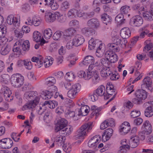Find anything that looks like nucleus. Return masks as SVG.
Returning <instances> with one entry per match:
<instances>
[{
  "instance_id": "nucleus-55",
  "label": "nucleus",
  "mask_w": 153,
  "mask_h": 153,
  "mask_svg": "<svg viewBox=\"0 0 153 153\" xmlns=\"http://www.w3.org/2000/svg\"><path fill=\"white\" fill-rule=\"evenodd\" d=\"M94 12L92 11L90 13H83V17L85 19H86L90 18L93 17L94 15Z\"/></svg>"
},
{
  "instance_id": "nucleus-52",
  "label": "nucleus",
  "mask_w": 153,
  "mask_h": 153,
  "mask_svg": "<svg viewBox=\"0 0 153 153\" xmlns=\"http://www.w3.org/2000/svg\"><path fill=\"white\" fill-rule=\"evenodd\" d=\"M69 25L71 27H78L79 26V22L76 20H73L70 22Z\"/></svg>"
},
{
  "instance_id": "nucleus-3",
  "label": "nucleus",
  "mask_w": 153,
  "mask_h": 153,
  "mask_svg": "<svg viewBox=\"0 0 153 153\" xmlns=\"http://www.w3.org/2000/svg\"><path fill=\"white\" fill-rule=\"evenodd\" d=\"M143 23L142 17L139 15L134 16L130 20L129 24L133 27H138L140 26Z\"/></svg>"
},
{
  "instance_id": "nucleus-39",
  "label": "nucleus",
  "mask_w": 153,
  "mask_h": 153,
  "mask_svg": "<svg viewBox=\"0 0 153 153\" xmlns=\"http://www.w3.org/2000/svg\"><path fill=\"white\" fill-rule=\"evenodd\" d=\"M11 48L10 45H9L3 47L1 50V54L4 55L7 54L10 51Z\"/></svg>"
},
{
  "instance_id": "nucleus-42",
  "label": "nucleus",
  "mask_w": 153,
  "mask_h": 153,
  "mask_svg": "<svg viewBox=\"0 0 153 153\" xmlns=\"http://www.w3.org/2000/svg\"><path fill=\"white\" fill-rule=\"evenodd\" d=\"M72 130V128L70 126H67L64 129L60 131V133L66 135H69Z\"/></svg>"
},
{
  "instance_id": "nucleus-7",
  "label": "nucleus",
  "mask_w": 153,
  "mask_h": 153,
  "mask_svg": "<svg viewBox=\"0 0 153 153\" xmlns=\"http://www.w3.org/2000/svg\"><path fill=\"white\" fill-rule=\"evenodd\" d=\"M39 97H35L34 100L30 101L24 105L22 107V110L24 111L27 109H33L38 104L39 102Z\"/></svg>"
},
{
  "instance_id": "nucleus-50",
  "label": "nucleus",
  "mask_w": 153,
  "mask_h": 153,
  "mask_svg": "<svg viewBox=\"0 0 153 153\" xmlns=\"http://www.w3.org/2000/svg\"><path fill=\"white\" fill-rule=\"evenodd\" d=\"M53 94L51 92L48 91H46L44 94V97H43V99L45 100H48L51 98L53 96Z\"/></svg>"
},
{
  "instance_id": "nucleus-41",
  "label": "nucleus",
  "mask_w": 153,
  "mask_h": 153,
  "mask_svg": "<svg viewBox=\"0 0 153 153\" xmlns=\"http://www.w3.org/2000/svg\"><path fill=\"white\" fill-rule=\"evenodd\" d=\"M21 48L24 51H28L29 50L30 44L27 40H25L23 42L22 41Z\"/></svg>"
},
{
  "instance_id": "nucleus-14",
  "label": "nucleus",
  "mask_w": 153,
  "mask_h": 153,
  "mask_svg": "<svg viewBox=\"0 0 153 153\" xmlns=\"http://www.w3.org/2000/svg\"><path fill=\"white\" fill-rule=\"evenodd\" d=\"M88 26L92 28L97 29L100 27V24L97 19L95 18L90 19L87 22Z\"/></svg>"
},
{
  "instance_id": "nucleus-10",
  "label": "nucleus",
  "mask_w": 153,
  "mask_h": 153,
  "mask_svg": "<svg viewBox=\"0 0 153 153\" xmlns=\"http://www.w3.org/2000/svg\"><path fill=\"white\" fill-rule=\"evenodd\" d=\"M7 32V27L4 25L0 26V44L7 41L5 35Z\"/></svg>"
},
{
  "instance_id": "nucleus-37",
  "label": "nucleus",
  "mask_w": 153,
  "mask_h": 153,
  "mask_svg": "<svg viewBox=\"0 0 153 153\" xmlns=\"http://www.w3.org/2000/svg\"><path fill=\"white\" fill-rule=\"evenodd\" d=\"M101 19L103 23L107 25L108 23L111 22V17L105 13H104L101 15Z\"/></svg>"
},
{
  "instance_id": "nucleus-43",
  "label": "nucleus",
  "mask_w": 153,
  "mask_h": 153,
  "mask_svg": "<svg viewBox=\"0 0 153 153\" xmlns=\"http://www.w3.org/2000/svg\"><path fill=\"white\" fill-rule=\"evenodd\" d=\"M93 30L88 27H85L81 29V32L83 34L85 35H88L89 33H92Z\"/></svg>"
},
{
  "instance_id": "nucleus-11",
  "label": "nucleus",
  "mask_w": 153,
  "mask_h": 153,
  "mask_svg": "<svg viewBox=\"0 0 153 153\" xmlns=\"http://www.w3.org/2000/svg\"><path fill=\"white\" fill-rule=\"evenodd\" d=\"M101 140L100 136L96 135L92 137L88 143V146L90 147H95L99 143Z\"/></svg>"
},
{
  "instance_id": "nucleus-27",
  "label": "nucleus",
  "mask_w": 153,
  "mask_h": 153,
  "mask_svg": "<svg viewBox=\"0 0 153 153\" xmlns=\"http://www.w3.org/2000/svg\"><path fill=\"white\" fill-rule=\"evenodd\" d=\"M76 30L73 28H70L65 30L64 33V38L65 39H71V36L76 32Z\"/></svg>"
},
{
  "instance_id": "nucleus-22",
  "label": "nucleus",
  "mask_w": 153,
  "mask_h": 153,
  "mask_svg": "<svg viewBox=\"0 0 153 153\" xmlns=\"http://www.w3.org/2000/svg\"><path fill=\"white\" fill-rule=\"evenodd\" d=\"M109 86L107 87L106 89V91L107 94H105V95H104V99L105 100H107L109 98V95H116L117 94V92L113 88V86Z\"/></svg>"
},
{
  "instance_id": "nucleus-17",
  "label": "nucleus",
  "mask_w": 153,
  "mask_h": 153,
  "mask_svg": "<svg viewBox=\"0 0 153 153\" xmlns=\"http://www.w3.org/2000/svg\"><path fill=\"white\" fill-rule=\"evenodd\" d=\"M130 126L129 123L127 122H125L120 126L119 131L121 134H126L130 131Z\"/></svg>"
},
{
  "instance_id": "nucleus-24",
  "label": "nucleus",
  "mask_w": 153,
  "mask_h": 153,
  "mask_svg": "<svg viewBox=\"0 0 153 153\" xmlns=\"http://www.w3.org/2000/svg\"><path fill=\"white\" fill-rule=\"evenodd\" d=\"M142 88L141 89H139L135 93V95L137 97L141 99L142 100L145 99L147 97V92L145 90Z\"/></svg>"
},
{
  "instance_id": "nucleus-5",
  "label": "nucleus",
  "mask_w": 153,
  "mask_h": 153,
  "mask_svg": "<svg viewBox=\"0 0 153 153\" xmlns=\"http://www.w3.org/2000/svg\"><path fill=\"white\" fill-rule=\"evenodd\" d=\"M13 144L12 140L10 138H3L0 140V147L4 149L11 148Z\"/></svg>"
},
{
  "instance_id": "nucleus-28",
  "label": "nucleus",
  "mask_w": 153,
  "mask_h": 153,
  "mask_svg": "<svg viewBox=\"0 0 153 153\" xmlns=\"http://www.w3.org/2000/svg\"><path fill=\"white\" fill-rule=\"evenodd\" d=\"M38 94L36 91H30L26 92L24 95V98L27 100L32 99L36 97Z\"/></svg>"
},
{
  "instance_id": "nucleus-40",
  "label": "nucleus",
  "mask_w": 153,
  "mask_h": 153,
  "mask_svg": "<svg viewBox=\"0 0 153 153\" xmlns=\"http://www.w3.org/2000/svg\"><path fill=\"white\" fill-rule=\"evenodd\" d=\"M144 114L146 117H149L153 115V110L152 106H149L146 108Z\"/></svg>"
},
{
  "instance_id": "nucleus-54",
  "label": "nucleus",
  "mask_w": 153,
  "mask_h": 153,
  "mask_svg": "<svg viewBox=\"0 0 153 153\" xmlns=\"http://www.w3.org/2000/svg\"><path fill=\"white\" fill-rule=\"evenodd\" d=\"M123 16L121 13L119 14L116 16L115 20L117 22L122 23L123 22Z\"/></svg>"
},
{
  "instance_id": "nucleus-58",
  "label": "nucleus",
  "mask_w": 153,
  "mask_h": 153,
  "mask_svg": "<svg viewBox=\"0 0 153 153\" xmlns=\"http://www.w3.org/2000/svg\"><path fill=\"white\" fill-rule=\"evenodd\" d=\"M57 105L58 103L57 102L54 100H50L49 108L51 109L54 108L57 106Z\"/></svg>"
},
{
  "instance_id": "nucleus-33",
  "label": "nucleus",
  "mask_w": 153,
  "mask_h": 153,
  "mask_svg": "<svg viewBox=\"0 0 153 153\" xmlns=\"http://www.w3.org/2000/svg\"><path fill=\"white\" fill-rule=\"evenodd\" d=\"M7 22L9 25H12L16 26L18 24V20L16 17H14L13 15H10L8 16L7 18Z\"/></svg>"
},
{
  "instance_id": "nucleus-13",
  "label": "nucleus",
  "mask_w": 153,
  "mask_h": 153,
  "mask_svg": "<svg viewBox=\"0 0 153 153\" xmlns=\"http://www.w3.org/2000/svg\"><path fill=\"white\" fill-rule=\"evenodd\" d=\"M105 57L111 63L116 62L118 59L117 55L113 52L109 50L105 52Z\"/></svg>"
},
{
  "instance_id": "nucleus-56",
  "label": "nucleus",
  "mask_w": 153,
  "mask_h": 153,
  "mask_svg": "<svg viewBox=\"0 0 153 153\" xmlns=\"http://www.w3.org/2000/svg\"><path fill=\"white\" fill-rule=\"evenodd\" d=\"M41 20L36 17H33L32 19L33 24L35 26H38L41 23Z\"/></svg>"
},
{
  "instance_id": "nucleus-4",
  "label": "nucleus",
  "mask_w": 153,
  "mask_h": 153,
  "mask_svg": "<svg viewBox=\"0 0 153 153\" xmlns=\"http://www.w3.org/2000/svg\"><path fill=\"white\" fill-rule=\"evenodd\" d=\"M80 86L79 84L72 85V88L68 92V96L71 99L75 97L76 96L80 89Z\"/></svg>"
},
{
  "instance_id": "nucleus-45",
  "label": "nucleus",
  "mask_w": 153,
  "mask_h": 153,
  "mask_svg": "<svg viewBox=\"0 0 153 153\" xmlns=\"http://www.w3.org/2000/svg\"><path fill=\"white\" fill-rule=\"evenodd\" d=\"M130 7L127 5L123 6L120 9V11L122 14H126L130 10Z\"/></svg>"
},
{
  "instance_id": "nucleus-26",
  "label": "nucleus",
  "mask_w": 153,
  "mask_h": 153,
  "mask_svg": "<svg viewBox=\"0 0 153 153\" xmlns=\"http://www.w3.org/2000/svg\"><path fill=\"white\" fill-rule=\"evenodd\" d=\"M41 34L38 31H35L33 33V39L34 41L36 42L41 41L40 44L42 45V44H44L45 43V41L44 39H41Z\"/></svg>"
},
{
  "instance_id": "nucleus-62",
  "label": "nucleus",
  "mask_w": 153,
  "mask_h": 153,
  "mask_svg": "<svg viewBox=\"0 0 153 153\" xmlns=\"http://www.w3.org/2000/svg\"><path fill=\"white\" fill-rule=\"evenodd\" d=\"M74 43H74L73 39L72 40L69 41L67 43L66 45V48L68 49H72L73 48V46H75V44Z\"/></svg>"
},
{
  "instance_id": "nucleus-51",
  "label": "nucleus",
  "mask_w": 153,
  "mask_h": 153,
  "mask_svg": "<svg viewBox=\"0 0 153 153\" xmlns=\"http://www.w3.org/2000/svg\"><path fill=\"white\" fill-rule=\"evenodd\" d=\"M130 115L132 118H136L140 115V112L138 110H133L131 111Z\"/></svg>"
},
{
  "instance_id": "nucleus-12",
  "label": "nucleus",
  "mask_w": 153,
  "mask_h": 153,
  "mask_svg": "<svg viewBox=\"0 0 153 153\" xmlns=\"http://www.w3.org/2000/svg\"><path fill=\"white\" fill-rule=\"evenodd\" d=\"M150 10L149 11H145L142 12L144 18L147 21H151L153 20V3L150 5Z\"/></svg>"
},
{
  "instance_id": "nucleus-63",
  "label": "nucleus",
  "mask_w": 153,
  "mask_h": 153,
  "mask_svg": "<svg viewBox=\"0 0 153 153\" xmlns=\"http://www.w3.org/2000/svg\"><path fill=\"white\" fill-rule=\"evenodd\" d=\"M123 105L125 108L130 109L133 107V105L130 101H128L125 102L124 103Z\"/></svg>"
},
{
  "instance_id": "nucleus-15",
  "label": "nucleus",
  "mask_w": 153,
  "mask_h": 153,
  "mask_svg": "<svg viewBox=\"0 0 153 153\" xmlns=\"http://www.w3.org/2000/svg\"><path fill=\"white\" fill-rule=\"evenodd\" d=\"M139 38H143L146 36L148 37L153 36L152 33H149V31L147 28V26L143 27L139 30Z\"/></svg>"
},
{
  "instance_id": "nucleus-46",
  "label": "nucleus",
  "mask_w": 153,
  "mask_h": 153,
  "mask_svg": "<svg viewBox=\"0 0 153 153\" xmlns=\"http://www.w3.org/2000/svg\"><path fill=\"white\" fill-rule=\"evenodd\" d=\"M62 148L63 150L66 153H69L71 151V147L69 144H64L62 146Z\"/></svg>"
},
{
  "instance_id": "nucleus-36",
  "label": "nucleus",
  "mask_w": 153,
  "mask_h": 153,
  "mask_svg": "<svg viewBox=\"0 0 153 153\" xmlns=\"http://www.w3.org/2000/svg\"><path fill=\"white\" fill-rule=\"evenodd\" d=\"M107 46L109 50L112 51V52H118L120 50V48L114 42L113 43L108 44Z\"/></svg>"
},
{
  "instance_id": "nucleus-57",
  "label": "nucleus",
  "mask_w": 153,
  "mask_h": 153,
  "mask_svg": "<svg viewBox=\"0 0 153 153\" xmlns=\"http://www.w3.org/2000/svg\"><path fill=\"white\" fill-rule=\"evenodd\" d=\"M85 108H86L85 107V106H81L80 109L77 110L78 111V113L77 114L78 117H79L80 115H82V116L86 115V114H84V112L85 111Z\"/></svg>"
},
{
  "instance_id": "nucleus-38",
  "label": "nucleus",
  "mask_w": 153,
  "mask_h": 153,
  "mask_svg": "<svg viewBox=\"0 0 153 153\" xmlns=\"http://www.w3.org/2000/svg\"><path fill=\"white\" fill-rule=\"evenodd\" d=\"M43 32L44 37L46 39H49L52 36V30L50 28H47L44 30Z\"/></svg>"
},
{
  "instance_id": "nucleus-19",
  "label": "nucleus",
  "mask_w": 153,
  "mask_h": 153,
  "mask_svg": "<svg viewBox=\"0 0 153 153\" xmlns=\"http://www.w3.org/2000/svg\"><path fill=\"white\" fill-rule=\"evenodd\" d=\"M75 46H78L82 44L85 41L83 37L79 34L76 35L73 39Z\"/></svg>"
},
{
  "instance_id": "nucleus-8",
  "label": "nucleus",
  "mask_w": 153,
  "mask_h": 153,
  "mask_svg": "<svg viewBox=\"0 0 153 153\" xmlns=\"http://www.w3.org/2000/svg\"><path fill=\"white\" fill-rule=\"evenodd\" d=\"M68 124L67 121L64 118H61L57 121L55 128L56 132L61 131L66 127Z\"/></svg>"
},
{
  "instance_id": "nucleus-18",
  "label": "nucleus",
  "mask_w": 153,
  "mask_h": 153,
  "mask_svg": "<svg viewBox=\"0 0 153 153\" xmlns=\"http://www.w3.org/2000/svg\"><path fill=\"white\" fill-rule=\"evenodd\" d=\"M56 12L54 13H51L49 11L46 12L45 15V19L48 23L52 22L56 20Z\"/></svg>"
},
{
  "instance_id": "nucleus-48",
  "label": "nucleus",
  "mask_w": 153,
  "mask_h": 153,
  "mask_svg": "<svg viewBox=\"0 0 153 153\" xmlns=\"http://www.w3.org/2000/svg\"><path fill=\"white\" fill-rule=\"evenodd\" d=\"M65 77L69 81H71L73 80L75 77L74 74L72 72L66 73Z\"/></svg>"
},
{
  "instance_id": "nucleus-60",
  "label": "nucleus",
  "mask_w": 153,
  "mask_h": 153,
  "mask_svg": "<svg viewBox=\"0 0 153 153\" xmlns=\"http://www.w3.org/2000/svg\"><path fill=\"white\" fill-rule=\"evenodd\" d=\"M109 122L107 120L104 121L102 123L100 126V128L101 130H103L107 127L109 125Z\"/></svg>"
},
{
  "instance_id": "nucleus-25",
  "label": "nucleus",
  "mask_w": 153,
  "mask_h": 153,
  "mask_svg": "<svg viewBox=\"0 0 153 153\" xmlns=\"http://www.w3.org/2000/svg\"><path fill=\"white\" fill-rule=\"evenodd\" d=\"M120 34L123 39H126L130 36L131 32L128 28L125 27L121 30Z\"/></svg>"
},
{
  "instance_id": "nucleus-23",
  "label": "nucleus",
  "mask_w": 153,
  "mask_h": 153,
  "mask_svg": "<svg viewBox=\"0 0 153 153\" xmlns=\"http://www.w3.org/2000/svg\"><path fill=\"white\" fill-rule=\"evenodd\" d=\"M22 41H17L14 45L13 48V51L14 52L16 53V54H20L22 51Z\"/></svg>"
},
{
  "instance_id": "nucleus-47",
  "label": "nucleus",
  "mask_w": 153,
  "mask_h": 153,
  "mask_svg": "<svg viewBox=\"0 0 153 153\" xmlns=\"http://www.w3.org/2000/svg\"><path fill=\"white\" fill-rule=\"evenodd\" d=\"M62 32L58 31L55 32L53 36V38L54 40H59L62 35Z\"/></svg>"
},
{
  "instance_id": "nucleus-21",
  "label": "nucleus",
  "mask_w": 153,
  "mask_h": 153,
  "mask_svg": "<svg viewBox=\"0 0 153 153\" xmlns=\"http://www.w3.org/2000/svg\"><path fill=\"white\" fill-rule=\"evenodd\" d=\"M152 81L150 78L149 76L146 77L143 80V84L141 88L143 89L149 90V88L151 87Z\"/></svg>"
},
{
  "instance_id": "nucleus-16",
  "label": "nucleus",
  "mask_w": 153,
  "mask_h": 153,
  "mask_svg": "<svg viewBox=\"0 0 153 153\" xmlns=\"http://www.w3.org/2000/svg\"><path fill=\"white\" fill-rule=\"evenodd\" d=\"M113 131L111 128H108L104 131L102 135V141L105 142L111 138L113 134Z\"/></svg>"
},
{
  "instance_id": "nucleus-9",
  "label": "nucleus",
  "mask_w": 153,
  "mask_h": 153,
  "mask_svg": "<svg viewBox=\"0 0 153 153\" xmlns=\"http://www.w3.org/2000/svg\"><path fill=\"white\" fill-rule=\"evenodd\" d=\"M88 44V48L90 50L94 49L96 47H97V48H99L100 49L102 48L101 46L102 45V44L99 40H94L91 39L89 41Z\"/></svg>"
},
{
  "instance_id": "nucleus-29",
  "label": "nucleus",
  "mask_w": 153,
  "mask_h": 153,
  "mask_svg": "<svg viewBox=\"0 0 153 153\" xmlns=\"http://www.w3.org/2000/svg\"><path fill=\"white\" fill-rule=\"evenodd\" d=\"M91 73L93 75L91 77L92 78V82L94 84H97L100 81V77L98 72L97 71H95L91 72Z\"/></svg>"
},
{
  "instance_id": "nucleus-53",
  "label": "nucleus",
  "mask_w": 153,
  "mask_h": 153,
  "mask_svg": "<svg viewBox=\"0 0 153 153\" xmlns=\"http://www.w3.org/2000/svg\"><path fill=\"white\" fill-rule=\"evenodd\" d=\"M126 139H123L121 141V144L122 146L120 147V150H122V149H128L129 148V145L127 144Z\"/></svg>"
},
{
  "instance_id": "nucleus-34",
  "label": "nucleus",
  "mask_w": 153,
  "mask_h": 153,
  "mask_svg": "<svg viewBox=\"0 0 153 153\" xmlns=\"http://www.w3.org/2000/svg\"><path fill=\"white\" fill-rule=\"evenodd\" d=\"M95 93L99 96L101 97L104 96V95H105V87L103 85H101L96 90Z\"/></svg>"
},
{
  "instance_id": "nucleus-20",
  "label": "nucleus",
  "mask_w": 153,
  "mask_h": 153,
  "mask_svg": "<svg viewBox=\"0 0 153 153\" xmlns=\"http://www.w3.org/2000/svg\"><path fill=\"white\" fill-rule=\"evenodd\" d=\"M129 148H135L139 144V138L137 136L131 137L129 141Z\"/></svg>"
},
{
  "instance_id": "nucleus-1",
  "label": "nucleus",
  "mask_w": 153,
  "mask_h": 153,
  "mask_svg": "<svg viewBox=\"0 0 153 153\" xmlns=\"http://www.w3.org/2000/svg\"><path fill=\"white\" fill-rule=\"evenodd\" d=\"M93 123L91 122L85 123L82 125L77 131V137H83L86 135L87 132H89L93 126Z\"/></svg>"
},
{
  "instance_id": "nucleus-2",
  "label": "nucleus",
  "mask_w": 153,
  "mask_h": 153,
  "mask_svg": "<svg viewBox=\"0 0 153 153\" xmlns=\"http://www.w3.org/2000/svg\"><path fill=\"white\" fill-rule=\"evenodd\" d=\"M24 77L19 74H13L12 76L10 82L12 85L15 87H20L24 83Z\"/></svg>"
},
{
  "instance_id": "nucleus-30",
  "label": "nucleus",
  "mask_w": 153,
  "mask_h": 153,
  "mask_svg": "<svg viewBox=\"0 0 153 153\" xmlns=\"http://www.w3.org/2000/svg\"><path fill=\"white\" fill-rule=\"evenodd\" d=\"M65 137L58 135L54 139V141L59 146H62V144H65Z\"/></svg>"
},
{
  "instance_id": "nucleus-44",
  "label": "nucleus",
  "mask_w": 153,
  "mask_h": 153,
  "mask_svg": "<svg viewBox=\"0 0 153 153\" xmlns=\"http://www.w3.org/2000/svg\"><path fill=\"white\" fill-rule=\"evenodd\" d=\"M67 116L68 117H73L74 120H77L79 118V117L77 114H76L75 112L73 111H70L68 112L67 114Z\"/></svg>"
},
{
  "instance_id": "nucleus-61",
  "label": "nucleus",
  "mask_w": 153,
  "mask_h": 153,
  "mask_svg": "<svg viewBox=\"0 0 153 153\" xmlns=\"http://www.w3.org/2000/svg\"><path fill=\"white\" fill-rule=\"evenodd\" d=\"M11 137L14 141L18 142L20 140V137H17V133L13 132L11 134Z\"/></svg>"
},
{
  "instance_id": "nucleus-31",
  "label": "nucleus",
  "mask_w": 153,
  "mask_h": 153,
  "mask_svg": "<svg viewBox=\"0 0 153 153\" xmlns=\"http://www.w3.org/2000/svg\"><path fill=\"white\" fill-rule=\"evenodd\" d=\"M94 62V58L91 56H85L82 62L83 65H88L89 64L93 63Z\"/></svg>"
},
{
  "instance_id": "nucleus-35",
  "label": "nucleus",
  "mask_w": 153,
  "mask_h": 153,
  "mask_svg": "<svg viewBox=\"0 0 153 153\" xmlns=\"http://www.w3.org/2000/svg\"><path fill=\"white\" fill-rule=\"evenodd\" d=\"M56 82L55 78L53 76L49 77L45 79V84L48 86H53Z\"/></svg>"
},
{
  "instance_id": "nucleus-49",
  "label": "nucleus",
  "mask_w": 153,
  "mask_h": 153,
  "mask_svg": "<svg viewBox=\"0 0 153 153\" xmlns=\"http://www.w3.org/2000/svg\"><path fill=\"white\" fill-rule=\"evenodd\" d=\"M145 131L146 135L149 134L152 131V127L151 124H149L148 126H146L144 128H142Z\"/></svg>"
},
{
  "instance_id": "nucleus-32",
  "label": "nucleus",
  "mask_w": 153,
  "mask_h": 153,
  "mask_svg": "<svg viewBox=\"0 0 153 153\" xmlns=\"http://www.w3.org/2000/svg\"><path fill=\"white\" fill-rule=\"evenodd\" d=\"M56 19L61 23L65 22L66 20V16L59 12H56Z\"/></svg>"
},
{
  "instance_id": "nucleus-6",
  "label": "nucleus",
  "mask_w": 153,
  "mask_h": 153,
  "mask_svg": "<svg viewBox=\"0 0 153 153\" xmlns=\"http://www.w3.org/2000/svg\"><path fill=\"white\" fill-rule=\"evenodd\" d=\"M1 93H3L4 97L6 101L10 102L13 100L11 91L8 87L6 86L3 87L1 89Z\"/></svg>"
},
{
  "instance_id": "nucleus-64",
  "label": "nucleus",
  "mask_w": 153,
  "mask_h": 153,
  "mask_svg": "<svg viewBox=\"0 0 153 153\" xmlns=\"http://www.w3.org/2000/svg\"><path fill=\"white\" fill-rule=\"evenodd\" d=\"M50 112L49 111H45L43 117V120L47 122L49 120V118L50 117Z\"/></svg>"
},
{
  "instance_id": "nucleus-59",
  "label": "nucleus",
  "mask_w": 153,
  "mask_h": 153,
  "mask_svg": "<svg viewBox=\"0 0 153 153\" xmlns=\"http://www.w3.org/2000/svg\"><path fill=\"white\" fill-rule=\"evenodd\" d=\"M69 4L68 2L65 1L63 2L61 5V8L63 10H65L69 8Z\"/></svg>"
}]
</instances>
